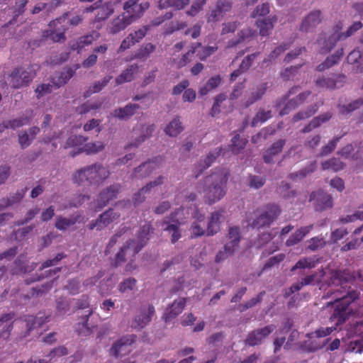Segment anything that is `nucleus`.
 Instances as JSON below:
<instances>
[{"mask_svg": "<svg viewBox=\"0 0 363 363\" xmlns=\"http://www.w3.org/2000/svg\"><path fill=\"white\" fill-rule=\"evenodd\" d=\"M302 65L291 66L285 68L281 73V77L284 81L292 79L297 74Z\"/></svg>", "mask_w": 363, "mask_h": 363, "instance_id": "338daca9", "label": "nucleus"}, {"mask_svg": "<svg viewBox=\"0 0 363 363\" xmlns=\"http://www.w3.org/2000/svg\"><path fill=\"white\" fill-rule=\"evenodd\" d=\"M87 140V138L82 135H71L65 142L64 148L76 147L82 145Z\"/></svg>", "mask_w": 363, "mask_h": 363, "instance_id": "6e6d98bb", "label": "nucleus"}, {"mask_svg": "<svg viewBox=\"0 0 363 363\" xmlns=\"http://www.w3.org/2000/svg\"><path fill=\"white\" fill-rule=\"evenodd\" d=\"M343 57V48H340L336 50V52L328 56L323 62L320 64L317 67L316 70L318 72H324L336 65L339 63L341 58Z\"/></svg>", "mask_w": 363, "mask_h": 363, "instance_id": "c756f323", "label": "nucleus"}, {"mask_svg": "<svg viewBox=\"0 0 363 363\" xmlns=\"http://www.w3.org/2000/svg\"><path fill=\"white\" fill-rule=\"evenodd\" d=\"M267 84L264 83L260 85H259L257 87L256 91H252L248 96V98L246 99V101L244 103L245 108H247L250 106L252 105L254 103H255L257 101L261 99L263 96V95L265 94L267 91Z\"/></svg>", "mask_w": 363, "mask_h": 363, "instance_id": "4c0bfd02", "label": "nucleus"}, {"mask_svg": "<svg viewBox=\"0 0 363 363\" xmlns=\"http://www.w3.org/2000/svg\"><path fill=\"white\" fill-rule=\"evenodd\" d=\"M155 125H143L140 129V135L136 138L135 141L131 143L130 145L125 147V149H128L131 147H138L142 143L145 142L147 139L150 138L154 130Z\"/></svg>", "mask_w": 363, "mask_h": 363, "instance_id": "7c9ffc66", "label": "nucleus"}, {"mask_svg": "<svg viewBox=\"0 0 363 363\" xmlns=\"http://www.w3.org/2000/svg\"><path fill=\"white\" fill-rule=\"evenodd\" d=\"M258 216L252 221L251 225L254 228H261L269 227L279 216L281 209L279 206L274 203L266 205L263 209H257Z\"/></svg>", "mask_w": 363, "mask_h": 363, "instance_id": "39448f33", "label": "nucleus"}, {"mask_svg": "<svg viewBox=\"0 0 363 363\" xmlns=\"http://www.w3.org/2000/svg\"><path fill=\"white\" fill-rule=\"evenodd\" d=\"M121 189L120 184H113L100 192L97 199V206L102 208L116 199Z\"/></svg>", "mask_w": 363, "mask_h": 363, "instance_id": "4468645a", "label": "nucleus"}, {"mask_svg": "<svg viewBox=\"0 0 363 363\" xmlns=\"http://www.w3.org/2000/svg\"><path fill=\"white\" fill-rule=\"evenodd\" d=\"M313 228V225H309L307 226L301 227L297 229L291 236L286 240V245L287 247L294 246L295 245L300 242L303 238L308 235L311 230Z\"/></svg>", "mask_w": 363, "mask_h": 363, "instance_id": "bb28decb", "label": "nucleus"}, {"mask_svg": "<svg viewBox=\"0 0 363 363\" xmlns=\"http://www.w3.org/2000/svg\"><path fill=\"white\" fill-rule=\"evenodd\" d=\"M340 137L333 138L327 145L322 147L320 152V156H325L331 153L335 148L337 143L340 140Z\"/></svg>", "mask_w": 363, "mask_h": 363, "instance_id": "774afa93", "label": "nucleus"}, {"mask_svg": "<svg viewBox=\"0 0 363 363\" xmlns=\"http://www.w3.org/2000/svg\"><path fill=\"white\" fill-rule=\"evenodd\" d=\"M36 76L33 66H18L13 67L8 74V80L11 87L18 89L29 86Z\"/></svg>", "mask_w": 363, "mask_h": 363, "instance_id": "20e7f679", "label": "nucleus"}, {"mask_svg": "<svg viewBox=\"0 0 363 363\" xmlns=\"http://www.w3.org/2000/svg\"><path fill=\"white\" fill-rule=\"evenodd\" d=\"M346 76L342 74H333L332 77L323 76L315 80V84L323 89L333 90L343 86Z\"/></svg>", "mask_w": 363, "mask_h": 363, "instance_id": "f8f14e48", "label": "nucleus"}, {"mask_svg": "<svg viewBox=\"0 0 363 363\" xmlns=\"http://www.w3.org/2000/svg\"><path fill=\"white\" fill-rule=\"evenodd\" d=\"M311 94V91H306L298 94L296 97L291 99H288L284 107L280 111L279 115L283 116L289 114L292 110L296 109L303 104Z\"/></svg>", "mask_w": 363, "mask_h": 363, "instance_id": "6ab92c4d", "label": "nucleus"}, {"mask_svg": "<svg viewBox=\"0 0 363 363\" xmlns=\"http://www.w3.org/2000/svg\"><path fill=\"white\" fill-rule=\"evenodd\" d=\"M309 201H315V207L317 211H324L333 206L332 197L323 191H313L310 194Z\"/></svg>", "mask_w": 363, "mask_h": 363, "instance_id": "2eb2a0df", "label": "nucleus"}, {"mask_svg": "<svg viewBox=\"0 0 363 363\" xmlns=\"http://www.w3.org/2000/svg\"><path fill=\"white\" fill-rule=\"evenodd\" d=\"M53 89H55V87L53 86L52 83L41 84L38 85L35 89L36 97L38 99H40L48 94H50L53 91Z\"/></svg>", "mask_w": 363, "mask_h": 363, "instance_id": "0e129e2a", "label": "nucleus"}, {"mask_svg": "<svg viewBox=\"0 0 363 363\" xmlns=\"http://www.w3.org/2000/svg\"><path fill=\"white\" fill-rule=\"evenodd\" d=\"M319 108V105L318 104H314L311 105L305 110H301L296 113L292 118V121L294 123H296L299 121L304 120L308 118L313 116Z\"/></svg>", "mask_w": 363, "mask_h": 363, "instance_id": "c03bdc74", "label": "nucleus"}, {"mask_svg": "<svg viewBox=\"0 0 363 363\" xmlns=\"http://www.w3.org/2000/svg\"><path fill=\"white\" fill-rule=\"evenodd\" d=\"M286 143V140L280 139L274 142L263 155V160L265 163L269 164L274 162V157L279 154Z\"/></svg>", "mask_w": 363, "mask_h": 363, "instance_id": "a878e982", "label": "nucleus"}, {"mask_svg": "<svg viewBox=\"0 0 363 363\" xmlns=\"http://www.w3.org/2000/svg\"><path fill=\"white\" fill-rule=\"evenodd\" d=\"M24 192L17 193L14 196H11L10 198H3L0 200V208H5L10 206H12L15 203L20 201L23 197Z\"/></svg>", "mask_w": 363, "mask_h": 363, "instance_id": "bf43d9fd", "label": "nucleus"}, {"mask_svg": "<svg viewBox=\"0 0 363 363\" xmlns=\"http://www.w3.org/2000/svg\"><path fill=\"white\" fill-rule=\"evenodd\" d=\"M318 262V259H315L313 257H303L300 259L294 266L291 269V272H294L296 269H312L314 268Z\"/></svg>", "mask_w": 363, "mask_h": 363, "instance_id": "3c124183", "label": "nucleus"}, {"mask_svg": "<svg viewBox=\"0 0 363 363\" xmlns=\"http://www.w3.org/2000/svg\"><path fill=\"white\" fill-rule=\"evenodd\" d=\"M67 13H65L62 16L57 18L55 20L50 23V26L52 30H45L43 32V36L49 38L53 42L65 41L66 37L65 35L67 28L65 27L64 23L67 21Z\"/></svg>", "mask_w": 363, "mask_h": 363, "instance_id": "0eeeda50", "label": "nucleus"}, {"mask_svg": "<svg viewBox=\"0 0 363 363\" xmlns=\"http://www.w3.org/2000/svg\"><path fill=\"white\" fill-rule=\"evenodd\" d=\"M74 70L67 68L51 78V83L55 89L64 86L73 77Z\"/></svg>", "mask_w": 363, "mask_h": 363, "instance_id": "2f4dec72", "label": "nucleus"}, {"mask_svg": "<svg viewBox=\"0 0 363 363\" xmlns=\"http://www.w3.org/2000/svg\"><path fill=\"white\" fill-rule=\"evenodd\" d=\"M271 111L259 110L256 116L252 118V126H256L258 123H264L272 118Z\"/></svg>", "mask_w": 363, "mask_h": 363, "instance_id": "e2e57ef3", "label": "nucleus"}, {"mask_svg": "<svg viewBox=\"0 0 363 363\" xmlns=\"http://www.w3.org/2000/svg\"><path fill=\"white\" fill-rule=\"evenodd\" d=\"M228 238L229 242L225 245V249L228 252H234L240 241V228L230 227L228 230Z\"/></svg>", "mask_w": 363, "mask_h": 363, "instance_id": "cd10ccee", "label": "nucleus"}, {"mask_svg": "<svg viewBox=\"0 0 363 363\" xmlns=\"http://www.w3.org/2000/svg\"><path fill=\"white\" fill-rule=\"evenodd\" d=\"M274 325H269L262 328H258L249 333L245 342L247 345L254 347L259 345L262 342L268 337L274 330Z\"/></svg>", "mask_w": 363, "mask_h": 363, "instance_id": "9b49d317", "label": "nucleus"}, {"mask_svg": "<svg viewBox=\"0 0 363 363\" xmlns=\"http://www.w3.org/2000/svg\"><path fill=\"white\" fill-rule=\"evenodd\" d=\"M230 171L224 167L216 168L203 180V199L208 205L214 204L221 200L227 191V183Z\"/></svg>", "mask_w": 363, "mask_h": 363, "instance_id": "f03ea898", "label": "nucleus"}, {"mask_svg": "<svg viewBox=\"0 0 363 363\" xmlns=\"http://www.w3.org/2000/svg\"><path fill=\"white\" fill-rule=\"evenodd\" d=\"M347 62L352 65H357V72H362L363 67L360 66L363 63V54L360 51L359 48H355L350 52L347 57Z\"/></svg>", "mask_w": 363, "mask_h": 363, "instance_id": "a18cd8bd", "label": "nucleus"}, {"mask_svg": "<svg viewBox=\"0 0 363 363\" xmlns=\"http://www.w3.org/2000/svg\"><path fill=\"white\" fill-rule=\"evenodd\" d=\"M104 149V145L102 142L96 141L94 143H89L85 144L82 147L79 148L77 151L70 152V155L72 157H75L78 154L84 152L86 154H96Z\"/></svg>", "mask_w": 363, "mask_h": 363, "instance_id": "72a5a7b5", "label": "nucleus"}, {"mask_svg": "<svg viewBox=\"0 0 363 363\" xmlns=\"http://www.w3.org/2000/svg\"><path fill=\"white\" fill-rule=\"evenodd\" d=\"M316 277L317 274L315 272L307 275L301 281L292 284L286 291L285 296H289L292 294L301 290L303 286L313 284V282L315 281Z\"/></svg>", "mask_w": 363, "mask_h": 363, "instance_id": "473e14b6", "label": "nucleus"}, {"mask_svg": "<svg viewBox=\"0 0 363 363\" xmlns=\"http://www.w3.org/2000/svg\"><path fill=\"white\" fill-rule=\"evenodd\" d=\"M114 11L113 5L111 3L99 4L96 6V13L94 21L100 22L108 18Z\"/></svg>", "mask_w": 363, "mask_h": 363, "instance_id": "c9c22d12", "label": "nucleus"}, {"mask_svg": "<svg viewBox=\"0 0 363 363\" xmlns=\"http://www.w3.org/2000/svg\"><path fill=\"white\" fill-rule=\"evenodd\" d=\"M223 210H219L211 213L206 229V235H216L220 230V224L223 219Z\"/></svg>", "mask_w": 363, "mask_h": 363, "instance_id": "aec40b11", "label": "nucleus"}, {"mask_svg": "<svg viewBox=\"0 0 363 363\" xmlns=\"http://www.w3.org/2000/svg\"><path fill=\"white\" fill-rule=\"evenodd\" d=\"M139 66L138 64L129 65L121 74L116 78V85H120L125 82H130L135 78V75L138 72Z\"/></svg>", "mask_w": 363, "mask_h": 363, "instance_id": "c85d7f7f", "label": "nucleus"}, {"mask_svg": "<svg viewBox=\"0 0 363 363\" xmlns=\"http://www.w3.org/2000/svg\"><path fill=\"white\" fill-rule=\"evenodd\" d=\"M316 167V162H311L305 168H303L298 172L289 174V178L292 180H294L296 178H304L308 174L313 172L315 170Z\"/></svg>", "mask_w": 363, "mask_h": 363, "instance_id": "864d4df0", "label": "nucleus"}, {"mask_svg": "<svg viewBox=\"0 0 363 363\" xmlns=\"http://www.w3.org/2000/svg\"><path fill=\"white\" fill-rule=\"evenodd\" d=\"M120 216L121 214L119 213L114 212L113 209L110 208L99 215L97 219L91 220L87 225V228L90 230L94 229H96V230H101L103 228L107 227L115 220L118 219Z\"/></svg>", "mask_w": 363, "mask_h": 363, "instance_id": "1a4fd4ad", "label": "nucleus"}, {"mask_svg": "<svg viewBox=\"0 0 363 363\" xmlns=\"http://www.w3.org/2000/svg\"><path fill=\"white\" fill-rule=\"evenodd\" d=\"M247 140L240 138L238 134L235 135L231 140V150L235 153H238L241 150L244 149Z\"/></svg>", "mask_w": 363, "mask_h": 363, "instance_id": "052dcab7", "label": "nucleus"}, {"mask_svg": "<svg viewBox=\"0 0 363 363\" xmlns=\"http://www.w3.org/2000/svg\"><path fill=\"white\" fill-rule=\"evenodd\" d=\"M355 281L354 276L348 270H334L331 272L330 283L335 286H340L343 291L337 289L335 291H328L323 298H329L333 295L334 301H330L328 305L336 303L335 308L330 316V320L335 322L336 326L344 323L351 315L349 306L359 298L360 293L357 290H350L348 284H352Z\"/></svg>", "mask_w": 363, "mask_h": 363, "instance_id": "f257e3e1", "label": "nucleus"}, {"mask_svg": "<svg viewBox=\"0 0 363 363\" xmlns=\"http://www.w3.org/2000/svg\"><path fill=\"white\" fill-rule=\"evenodd\" d=\"M136 337L135 335L123 336L112 345L111 354L116 357L128 354L130 352V346L135 342Z\"/></svg>", "mask_w": 363, "mask_h": 363, "instance_id": "9d476101", "label": "nucleus"}, {"mask_svg": "<svg viewBox=\"0 0 363 363\" xmlns=\"http://www.w3.org/2000/svg\"><path fill=\"white\" fill-rule=\"evenodd\" d=\"M321 166L324 170L331 169L334 172H338L343 169L344 164L339 159L333 157L322 162Z\"/></svg>", "mask_w": 363, "mask_h": 363, "instance_id": "5fc2aeb1", "label": "nucleus"}, {"mask_svg": "<svg viewBox=\"0 0 363 363\" xmlns=\"http://www.w3.org/2000/svg\"><path fill=\"white\" fill-rule=\"evenodd\" d=\"M28 2V0H19L16 2L15 6L13 8V18L6 23L4 27H8L9 25L13 24L16 21L17 18L24 13Z\"/></svg>", "mask_w": 363, "mask_h": 363, "instance_id": "8fccbe9b", "label": "nucleus"}, {"mask_svg": "<svg viewBox=\"0 0 363 363\" xmlns=\"http://www.w3.org/2000/svg\"><path fill=\"white\" fill-rule=\"evenodd\" d=\"M207 0H194L190 9L186 11V14L190 16H196L203 8Z\"/></svg>", "mask_w": 363, "mask_h": 363, "instance_id": "69168bd1", "label": "nucleus"}, {"mask_svg": "<svg viewBox=\"0 0 363 363\" xmlns=\"http://www.w3.org/2000/svg\"><path fill=\"white\" fill-rule=\"evenodd\" d=\"M94 40L95 38L92 34L82 36L77 40L70 43V48L73 51L77 50L79 52L85 46L91 44Z\"/></svg>", "mask_w": 363, "mask_h": 363, "instance_id": "37998d69", "label": "nucleus"}, {"mask_svg": "<svg viewBox=\"0 0 363 363\" xmlns=\"http://www.w3.org/2000/svg\"><path fill=\"white\" fill-rule=\"evenodd\" d=\"M339 41V38L336 34H330L326 32H322L317 40L320 54L329 53Z\"/></svg>", "mask_w": 363, "mask_h": 363, "instance_id": "dca6fc26", "label": "nucleus"}, {"mask_svg": "<svg viewBox=\"0 0 363 363\" xmlns=\"http://www.w3.org/2000/svg\"><path fill=\"white\" fill-rule=\"evenodd\" d=\"M152 232L153 228L150 222L141 227L137 235V240H135V244L133 247V254H138L145 246L150 239V233Z\"/></svg>", "mask_w": 363, "mask_h": 363, "instance_id": "f3484780", "label": "nucleus"}, {"mask_svg": "<svg viewBox=\"0 0 363 363\" xmlns=\"http://www.w3.org/2000/svg\"><path fill=\"white\" fill-rule=\"evenodd\" d=\"M164 227L163 230L168 232L171 235V242L174 244L182 237L181 230L179 229V223L177 221L176 223H169V222L164 220L162 223Z\"/></svg>", "mask_w": 363, "mask_h": 363, "instance_id": "58836bf2", "label": "nucleus"}, {"mask_svg": "<svg viewBox=\"0 0 363 363\" xmlns=\"http://www.w3.org/2000/svg\"><path fill=\"white\" fill-rule=\"evenodd\" d=\"M137 281L133 277L124 279L118 285V291L121 293H125L132 291L136 285Z\"/></svg>", "mask_w": 363, "mask_h": 363, "instance_id": "680f3d73", "label": "nucleus"}, {"mask_svg": "<svg viewBox=\"0 0 363 363\" xmlns=\"http://www.w3.org/2000/svg\"><path fill=\"white\" fill-rule=\"evenodd\" d=\"M322 21V13L320 10H313L311 11L302 21L300 25V30L303 32H309L313 30Z\"/></svg>", "mask_w": 363, "mask_h": 363, "instance_id": "a211bd4d", "label": "nucleus"}, {"mask_svg": "<svg viewBox=\"0 0 363 363\" xmlns=\"http://www.w3.org/2000/svg\"><path fill=\"white\" fill-rule=\"evenodd\" d=\"M253 34V31L252 29L247 28L245 29H242L239 33V38L238 39H232L228 41V48H233L242 42L246 38L251 36Z\"/></svg>", "mask_w": 363, "mask_h": 363, "instance_id": "13d9d810", "label": "nucleus"}, {"mask_svg": "<svg viewBox=\"0 0 363 363\" xmlns=\"http://www.w3.org/2000/svg\"><path fill=\"white\" fill-rule=\"evenodd\" d=\"M149 7L148 1L140 3L139 0H128L123 6V13L133 23L141 18Z\"/></svg>", "mask_w": 363, "mask_h": 363, "instance_id": "423d86ee", "label": "nucleus"}, {"mask_svg": "<svg viewBox=\"0 0 363 363\" xmlns=\"http://www.w3.org/2000/svg\"><path fill=\"white\" fill-rule=\"evenodd\" d=\"M139 108L138 104H128L123 108L114 110L113 115L120 119H125L133 116Z\"/></svg>", "mask_w": 363, "mask_h": 363, "instance_id": "f704fd0d", "label": "nucleus"}, {"mask_svg": "<svg viewBox=\"0 0 363 363\" xmlns=\"http://www.w3.org/2000/svg\"><path fill=\"white\" fill-rule=\"evenodd\" d=\"M47 318L45 319L43 317H37L30 315H26L23 317V321L26 323V333L29 335L30 332L36 328L40 327L45 322H46Z\"/></svg>", "mask_w": 363, "mask_h": 363, "instance_id": "ea45409f", "label": "nucleus"}, {"mask_svg": "<svg viewBox=\"0 0 363 363\" xmlns=\"http://www.w3.org/2000/svg\"><path fill=\"white\" fill-rule=\"evenodd\" d=\"M110 176L108 167L95 163L77 169L72 174L73 183L83 187L99 186Z\"/></svg>", "mask_w": 363, "mask_h": 363, "instance_id": "7ed1b4c3", "label": "nucleus"}, {"mask_svg": "<svg viewBox=\"0 0 363 363\" xmlns=\"http://www.w3.org/2000/svg\"><path fill=\"white\" fill-rule=\"evenodd\" d=\"M135 244V240H130L126 242V244L121 248L120 251L116 254L113 266L117 267L121 265L123 262H125V256H130L133 257L136 254H133V250L134 245Z\"/></svg>", "mask_w": 363, "mask_h": 363, "instance_id": "5701e85b", "label": "nucleus"}, {"mask_svg": "<svg viewBox=\"0 0 363 363\" xmlns=\"http://www.w3.org/2000/svg\"><path fill=\"white\" fill-rule=\"evenodd\" d=\"M190 0H159L160 9L173 7L177 10H181L189 5Z\"/></svg>", "mask_w": 363, "mask_h": 363, "instance_id": "09e8293b", "label": "nucleus"}, {"mask_svg": "<svg viewBox=\"0 0 363 363\" xmlns=\"http://www.w3.org/2000/svg\"><path fill=\"white\" fill-rule=\"evenodd\" d=\"M222 151V148H216L213 151L210 152L206 157L203 160V161H201V162L196 167V177H198L202 172L208 168L213 162H215L216 158L220 155Z\"/></svg>", "mask_w": 363, "mask_h": 363, "instance_id": "b1692460", "label": "nucleus"}, {"mask_svg": "<svg viewBox=\"0 0 363 363\" xmlns=\"http://www.w3.org/2000/svg\"><path fill=\"white\" fill-rule=\"evenodd\" d=\"M221 82L220 75H216L211 77L206 82V85L199 89V94L202 96L206 95L209 91L213 90L219 86Z\"/></svg>", "mask_w": 363, "mask_h": 363, "instance_id": "603ef678", "label": "nucleus"}, {"mask_svg": "<svg viewBox=\"0 0 363 363\" xmlns=\"http://www.w3.org/2000/svg\"><path fill=\"white\" fill-rule=\"evenodd\" d=\"M277 21V17L276 16H269L263 19H258L256 24L259 28V35L264 37L269 35L274 28V25Z\"/></svg>", "mask_w": 363, "mask_h": 363, "instance_id": "393cba45", "label": "nucleus"}, {"mask_svg": "<svg viewBox=\"0 0 363 363\" xmlns=\"http://www.w3.org/2000/svg\"><path fill=\"white\" fill-rule=\"evenodd\" d=\"M79 216H71L70 218L58 216L56 218L55 226L57 230H65L74 225L79 220Z\"/></svg>", "mask_w": 363, "mask_h": 363, "instance_id": "79ce46f5", "label": "nucleus"}, {"mask_svg": "<svg viewBox=\"0 0 363 363\" xmlns=\"http://www.w3.org/2000/svg\"><path fill=\"white\" fill-rule=\"evenodd\" d=\"M131 23L132 21L123 13L109 23L108 30L111 34H117L124 30Z\"/></svg>", "mask_w": 363, "mask_h": 363, "instance_id": "4be33fe9", "label": "nucleus"}, {"mask_svg": "<svg viewBox=\"0 0 363 363\" xmlns=\"http://www.w3.org/2000/svg\"><path fill=\"white\" fill-rule=\"evenodd\" d=\"M184 130L182 122L179 117L174 118L164 128L165 133L170 137H176Z\"/></svg>", "mask_w": 363, "mask_h": 363, "instance_id": "a19ab883", "label": "nucleus"}, {"mask_svg": "<svg viewBox=\"0 0 363 363\" xmlns=\"http://www.w3.org/2000/svg\"><path fill=\"white\" fill-rule=\"evenodd\" d=\"M163 160V157L159 155L143 162L133 169L131 177L133 179H143L149 177L157 168L162 166Z\"/></svg>", "mask_w": 363, "mask_h": 363, "instance_id": "6e6552de", "label": "nucleus"}, {"mask_svg": "<svg viewBox=\"0 0 363 363\" xmlns=\"http://www.w3.org/2000/svg\"><path fill=\"white\" fill-rule=\"evenodd\" d=\"M112 79V76H106L104 77L101 81L94 82L91 86L89 87V89L85 91L84 96L89 97L92 94L98 93L101 91Z\"/></svg>", "mask_w": 363, "mask_h": 363, "instance_id": "de8ad7c7", "label": "nucleus"}, {"mask_svg": "<svg viewBox=\"0 0 363 363\" xmlns=\"http://www.w3.org/2000/svg\"><path fill=\"white\" fill-rule=\"evenodd\" d=\"M155 313V309L153 305H149L147 309L141 308L139 313L132 320L131 327L136 330L144 328L150 323Z\"/></svg>", "mask_w": 363, "mask_h": 363, "instance_id": "ddd939ff", "label": "nucleus"}, {"mask_svg": "<svg viewBox=\"0 0 363 363\" xmlns=\"http://www.w3.org/2000/svg\"><path fill=\"white\" fill-rule=\"evenodd\" d=\"M196 51V47H192L187 52L182 55L181 57L174 59L173 62L178 69L182 68L191 62Z\"/></svg>", "mask_w": 363, "mask_h": 363, "instance_id": "49530a36", "label": "nucleus"}, {"mask_svg": "<svg viewBox=\"0 0 363 363\" xmlns=\"http://www.w3.org/2000/svg\"><path fill=\"white\" fill-rule=\"evenodd\" d=\"M362 105H363V99L359 98V99H357L352 101L348 105L340 106V111L342 114H347V113H349L352 111H354L358 109Z\"/></svg>", "mask_w": 363, "mask_h": 363, "instance_id": "4d7b16f0", "label": "nucleus"}, {"mask_svg": "<svg viewBox=\"0 0 363 363\" xmlns=\"http://www.w3.org/2000/svg\"><path fill=\"white\" fill-rule=\"evenodd\" d=\"M185 305L186 299L184 298L175 300L173 303L166 309L162 315V319L165 323L171 321L183 311Z\"/></svg>", "mask_w": 363, "mask_h": 363, "instance_id": "412c9836", "label": "nucleus"}, {"mask_svg": "<svg viewBox=\"0 0 363 363\" xmlns=\"http://www.w3.org/2000/svg\"><path fill=\"white\" fill-rule=\"evenodd\" d=\"M92 313L91 310L89 311L88 314L82 317V321L77 324L76 331L79 335L87 337L92 334L94 327H90L88 324L89 318Z\"/></svg>", "mask_w": 363, "mask_h": 363, "instance_id": "e433bc0d", "label": "nucleus"}]
</instances>
